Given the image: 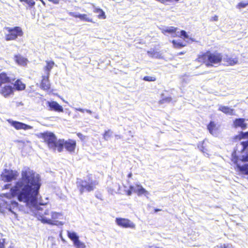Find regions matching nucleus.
Masks as SVG:
<instances>
[{
    "label": "nucleus",
    "instance_id": "nucleus-1",
    "mask_svg": "<svg viewBox=\"0 0 248 248\" xmlns=\"http://www.w3.org/2000/svg\"><path fill=\"white\" fill-rule=\"evenodd\" d=\"M39 177L30 168L22 170L21 178L11 188L9 192L2 194V197L11 200L15 197L26 204H34L37 202L41 186Z\"/></svg>",
    "mask_w": 248,
    "mask_h": 248
},
{
    "label": "nucleus",
    "instance_id": "nucleus-2",
    "mask_svg": "<svg viewBox=\"0 0 248 248\" xmlns=\"http://www.w3.org/2000/svg\"><path fill=\"white\" fill-rule=\"evenodd\" d=\"M222 57L221 53L217 51L212 52L210 50H207L198 55L195 61L199 63L204 64L207 67H210L220 63L222 62Z\"/></svg>",
    "mask_w": 248,
    "mask_h": 248
},
{
    "label": "nucleus",
    "instance_id": "nucleus-3",
    "mask_svg": "<svg viewBox=\"0 0 248 248\" xmlns=\"http://www.w3.org/2000/svg\"><path fill=\"white\" fill-rule=\"evenodd\" d=\"M39 138L43 140L44 142L47 145L49 149L53 151H58L59 139L57 140L53 133L49 132L41 133Z\"/></svg>",
    "mask_w": 248,
    "mask_h": 248
},
{
    "label": "nucleus",
    "instance_id": "nucleus-4",
    "mask_svg": "<svg viewBox=\"0 0 248 248\" xmlns=\"http://www.w3.org/2000/svg\"><path fill=\"white\" fill-rule=\"evenodd\" d=\"M4 29L8 32L5 35V40L7 41L16 40L18 37H22L24 34L22 28L19 26L6 27Z\"/></svg>",
    "mask_w": 248,
    "mask_h": 248
},
{
    "label": "nucleus",
    "instance_id": "nucleus-5",
    "mask_svg": "<svg viewBox=\"0 0 248 248\" xmlns=\"http://www.w3.org/2000/svg\"><path fill=\"white\" fill-rule=\"evenodd\" d=\"M77 146V142L75 140L72 139H68L64 140V139H59V143L58 145V152H62L63 148L69 153H73L75 152Z\"/></svg>",
    "mask_w": 248,
    "mask_h": 248
},
{
    "label": "nucleus",
    "instance_id": "nucleus-6",
    "mask_svg": "<svg viewBox=\"0 0 248 248\" xmlns=\"http://www.w3.org/2000/svg\"><path fill=\"white\" fill-rule=\"evenodd\" d=\"M18 176V173L16 170L5 169L0 174L2 181L4 182H10L16 180Z\"/></svg>",
    "mask_w": 248,
    "mask_h": 248
},
{
    "label": "nucleus",
    "instance_id": "nucleus-7",
    "mask_svg": "<svg viewBox=\"0 0 248 248\" xmlns=\"http://www.w3.org/2000/svg\"><path fill=\"white\" fill-rule=\"evenodd\" d=\"M97 185L98 182L96 181L89 183L85 180H81L78 187L80 193L82 194L85 191L90 192L93 190Z\"/></svg>",
    "mask_w": 248,
    "mask_h": 248
},
{
    "label": "nucleus",
    "instance_id": "nucleus-8",
    "mask_svg": "<svg viewBox=\"0 0 248 248\" xmlns=\"http://www.w3.org/2000/svg\"><path fill=\"white\" fill-rule=\"evenodd\" d=\"M116 224L122 228L135 229V224L130 219L126 218L117 217L115 219Z\"/></svg>",
    "mask_w": 248,
    "mask_h": 248
},
{
    "label": "nucleus",
    "instance_id": "nucleus-9",
    "mask_svg": "<svg viewBox=\"0 0 248 248\" xmlns=\"http://www.w3.org/2000/svg\"><path fill=\"white\" fill-rule=\"evenodd\" d=\"M67 236L73 241L76 248H85V245L79 241V237L76 232H68Z\"/></svg>",
    "mask_w": 248,
    "mask_h": 248
},
{
    "label": "nucleus",
    "instance_id": "nucleus-10",
    "mask_svg": "<svg viewBox=\"0 0 248 248\" xmlns=\"http://www.w3.org/2000/svg\"><path fill=\"white\" fill-rule=\"evenodd\" d=\"M0 88V94L5 98L9 97L14 93V88L10 85H5Z\"/></svg>",
    "mask_w": 248,
    "mask_h": 248
},
{
    "label": "nucleus",
    "instance_id": "nucleus-11",
    "mask_svg": "<svg viewBox=\"0 0 248 248\" xmlns=\"http://www.w3.org/2000/svg\"><path fill=\"white\" fill-rule=\"evenodd\" d=\"M60 215V214L58 213L53 212L52 213L51 218L43 217L41 220L43 223H46L49 224L58 225L60 224L59 222L57 220Z\"/></svg>",
    "mask_w": 248,
    "mask_h": 248
},
{
    "label": "nucleus",
    "instance_id": "nucleus-12",
    "mask_svg": "<svg viewBox=\"0 0 248 248\" xmlns=\"http://www.w3.org/2000/svg\"><path fill=\"white\" fill-rule=\"evenodd\" d=\"M69 15L75 18H79L81 21H85V22H91L94 23V22L93 19V18L90 16V15L85 14H77L75 12H69Z\"/></svg>",
    "mask_w": 248,
    "mask_h": 248
},
{
    "label": "nucleus",
    "instance_id": "nucleus-13",
    "mask_svg": "<svg viewBox=\"0 0 248 248\" xmlns=\"http://www.w3.org/2000/svg\"><path fill=\"white\" fill-rule=\"evenodd\" d=\"M49 75H47L42 77L40 87L44 91H48L50 90L51 85L49 82Z\"/></svg>",
    "mask_w": 248,
    "mask_h": 248
},
{
    "label": "nucleus",
    "instance_id": "nucleus-14",
    "mask_svg": "<svg viewBox=\"0 0 248 248\" xmlns=\"http://www.w3.org/2000/svg\"><path fill=\"white\" fill-rule=\"evenodd\" d=\"M8 122L16 130H27L31 128V126L18 121L8 120Z\"/></svg>",
    "mask_w": 248,
    "mask_h": 248
},
{
    "label": "nucleus",
    "instance_id": "nucleus-15",
    "mask_svg": "<svg viewBox=\"0 0 248 248\" xmlns=\"http://www.w3.org/2000/svg\"><path fill=\"white\" fill-rule=\"evenodd\" d=\"M47 105L49 108V110L55 111L58 112H62L63 111L62 107L56 101H48L47 102Z\"/></svg>",
    "mask_w": 248,
    "mask_h": 248
},
{
    "label": "nucleus",
    "instance_id": "nucleus-16",
    "mask_svg": "<svg viewBox=\"0 0 248 248\" xmlns=\"http://www.w3.org/2000/svg\"><path fill=\"white\" fill-rule=\"evenodd\" d=\"M244 118H236L233 121V126L234 128L240 127L243 130L245 129L247 127Z\"/></svg>",
    "mask_w": 248,
    "mask_h": 248
},
{
    "label": "nucleus",
    "instance_id": "nucleus-17",
    "mask_svg": "<svg viewBox=\"0 0 248 248\" xmlns=\"http://www.w3.org/2000/svg\"><path fill=\"white\" fill-rule=\"evenodd\" d=\"M14 60L18 65L21 66H26L28 62V60L20 54L15 55L14 56Z\"/></svg>",
    "mask_w": 248,
    "mask_h": 248
},
{
    "label": "nucleus",
    "instance_id": "nucleus-18",
    "mask_svg": "<svg viewBox=\"0 0 248 248\" xmlns=\"http://www.w3.org/2000/svg\"><path fill=\"white\" fill-rule=\"evenodd\" d=\"M19 204L18 203L15 201H11L10 202V203H8L7 202H4L2 206L7 209L9 211H11L13 214H15V212L12 210V209H14L15 208H17L18 207Z\"/></svg>",
    "mask_w": 248,
    "mask_h": 248
},
{
    "label": "nucleus",
    "instance_id": "nucleus-19",
    "mask_svg": "<svg viewBox=\"0 0 248 248\" xmlns=\"http://www.w3.org/2000/svg\"><path fill=\"white\" fill-rule=\"evenodd\" d=\"M135 187L136 188H134V192L137 193L138 196H147L149 194V192L141 185L136 184Z\"/></svg>",
    "mask_w": 248,
    "mask_h": 248
},
{
    "label": "nucleus",
    "instance_id": "nucleus-20",
    "mask_svg": "<svg viewBox=\"0 0 248 248\" xmlns=\"http://www.w3.org/2000/svg\"><path fill=\"white\" fill-rule=\"evenodd\" d=\"M11 82V79L6 72H2L0 73V87L3 84H8Z\"/></svg>",
    "mask_w": 248,
    "mask_h": 248
},
{
    "label": "nucleus",
    "instance_id": "nucleus-21",
    "mask_svg": "<svg viewBox=\"0 0 248 248\" xmlns=\"http://www.w3.org/2000/svg\"><path fill=\"white\" fill-rule=\"evenodd\" d=\"M177 30V28L176 27H169L165 29H162L161 32L164 35H166L167 34H171L172 37H176L177 36V35L176 34Z\"/></svg>",
    "mask_w": 248,
    "mask_h": 248
},
{
    "label": "nucleus",
    "instance_id": "nucleus-22",
    "mask_svg": "<svg viewBox=\"0 0 248 248\" xmlns=\"http://www.w3.org/2000/svg\"><path fill=\"white\" fill-rule=\"evenodd\" d=\"M218 110L221 111L226 115H234V109L231 108L228 106H220L218 108Z\"/></svg>",
    "mask_w": 248,
    "mask_h": 248
},
{
    "label": "nucleus",
    "instance_id": "nucleus-23",
    "mask_svg": "<svg viewBox=\"0 0 248 248\" xmlns=\"http://www.w3.org/2000/svg\"><path fill=\"white\" fill-rule=\"evenodd\" d=\"M235 170L244 175H248V164H245L241 166L239 164H237L235 168Z\"/></svg>",
    "mask_w": 248,
    "mask_h": 248
},
{
    "label": "nucleus",
    "instance_id": "nucleus-24",
    "mask_svg": "<svg viewBox=\"0 0 248 248\" xmlns=\"http://www.w3.org/2000/svg\"><path fill=\"white\" fill-rule=\"evenodd\" d=\"M224 62L227 65L232 66L238 63V58L236 57L233 58L227 55L224 59Z\"/></svg>",
    "mask_w": 248,
    "mask_h": 248
},
{
    "label": "nucleus",
    "instance_id": "nucleus-25",
    "mask_svg": "<svg viewBox=\"0 0 248 248\" xmlns=\"http://www.w3.org/2000/svg\"><path fill=\"white\" fill-rule=\"evenodd\" d=\"M207 128L209 132L213 135L216 133L218 129L216 124L214 121H210L209 122L207 125Z\"/></svg>",
    "mask_w": 248,
    "mask_h": 248
},
{
    "label": "nucleus",
    "instance_id": "nucleus-26",
    "mask_svg": "<svg viewBox=\"0 0 248 248\" xmlns=\"http://www.w3.org/2000/svg\"><path fill=\"white\" fill-rule=\"evenodd\" d=\"M14 89L17 91H23L26 88V84L20 79H17L14 84Z\"/></svg>",
    "mask_w": 248,
    "mask_h": 248
},
{
    "label": "nucleus",
    "instance_id": "nucleus-27",
    "mask_svg": "<svg viewBox=\"0 0 248 248\" xmlns=\"http://www.w3.org/2000/svg\"><path fill=\"white\" fill-rule=\"evenodd\" d=\"M55 65V63L52 61H46V65L44 67V70L46 72V75H49L50 72Z\"/></svg>",
    "mask_w": 248,
    "mask_h": 248
},
{
    "label": "nucleus",
    "instance_id": "nucleus-28",
    "mask_svg": "<svg viewBox=\"0 0 248 248\" xmlns=\"http://www.w3.org/2000/svg\"><path fill=\"white\" fill-rule=\"evenodd\" d=\"M93 12L95 13H98V15L97 17L99 19H105L106 18V16L105 15V13L104 11L101 8H95L93 10Z\"/></svg>",
    "mask_w": 248,
    "mask_h": 248
},
{
    "label": "nucleus",
    "instance_id": "nucleus-29",
    "mask_svg": "<svg viewBox=\"0 0 248 248\" xmlns=\"http://www.w3.org/2000/svg\"><path fill=\"white\" fill-rule=\"evenodd\" d=\"M161 97L164 96V94L162 93L161 94ZM172 101V98L170 96L162 97L160 100H159L158 103L159 104H163L164 103H170Z\"/></svg>",
    "mask_w": 248,
    "mask_h": 248
},
{
    "label": "nucleus",
    "instance_id": "nucleus-30",
    "mask_svg": "<svg viewBox=\"0 0 248 248\" xmlns=\"http://www.w3.org/2000/svg\"><path fill=\"white\" fill-rule=\"evenodd\" d=\"M205 140L200 142L198 144V147L202 153H206L207 151L206 146L204 145Z\"/></svg>",
    "mask_w": 248,
    "mask_h": 248
},
{
    "label": "nucleus",
    "instance_id": "nucleus-31",
    "mask_svg": "<svg viewBox=\"0 0 248 248\" xmlns=\"http://www.w3.org/2000/svg\"><path fill=\"white\" fill-rule=\"evenodd\" d=\"M248 138V131L246 132H240L239 134L236 136L235 138L239 140Z\"/></svg>",
    "mask_w": 248,
    "mask_h": 248
},
{
    "label": "nucleus",
    "instance_id": "nucleus-32",
    "mask_svg": "<svg viewBox=\"0 0 248 248\" xmlns=\"http://www.w3.org/2000/svg\"><path fill=\"white\" fill-rule=\"evenodd\" d=\"M174 47L176 48H179L186 46V44H184L182 43L177 42L176 40H173L171 41Z\"/></svg>",
    "mask_w": 248,
    "mask_h": 248
},
{
    "label": "nucleus",
    "instance_id": "nucleus-33",
    "mask_svg": "<svg viewBox=\"0 0 248 248\" xmlns=\"http://www.w3.org/2000/svg\"><path fill=\"white\" fill-rule=\"evenodd\" d=\"M19 1L20 2H25L26 3H27L29 6H30V7H33L35 4V1H34V0H19Z\"/></svg>",
    "mask_w": 248,
    "mask_h": 248
},
{
    "label": "nucleus",
    "instance_id": "nucleus-34",
    "mask_svg": "<svg viewBox=\"0 0 248 248\" xmlns=\"http://www.w3.org/2000/svg\"><path fill=\"white\" fill-rule=\"evenodd\" d=\"M143 79L146 81H155L156 78L155 76H145L143 77Z\"/></svg>",
    "mask_w": 248,
    "mask_h": 248
},
{
    "label": "nucleus",
    "instance_id": "nucleus-35",
    "mask_svg": "<svg viewBox=\"0 0 248 248\" xmlns=\"http://www.w3.org/2000/svg\"><path fill=\"white\" fill-rule=\"evenodd\" d=\"M248 5V1L247 2H239L236 5V8L237 9H240L241 8H245L246 6Z\"/></svg>",
    "mask_w": 248,
    "mask_h": 248
},
{
    "label": "nucleus",
    "instance_id": "nucleus-36",
    "mask_svg": "<svg viewBox=\"0 0 248 248\" xmlns=\"http://www.w3.org/2000/svg\"><path fill=\"white\" fill-rule=\"evenodd\" d=\"M111 136V132L110 130L106 131L103 134V138L104 140H108L109 138Z\"/></svg>",
    "mask_w": 248,
    "mask_h": 248
},
{
    "label": "nucleus",
    "instance_id": "nucleus-37",
    "mask_svg": "<svg viewBox=\"0 0 248 248\" xmlns=\"http://www.w3.org/2000/svg\"><path fill=\"white\" fill-rule=\"evenodd\" d=\"M238 156L235 155V153H233L232 154L231 160L233 162L234 164H235L236 165L238 164Z\"/></svg>",
    "mask_w": 248,
    "mask_h": 248
},
{
    "label": "nucleus",
    "instance_id": "nucleus-38",
    "mask_svg": "<svg viewBox=\"0 0 248 248\" xmlns=\"http://www.w3.org/2000/svg\"><path fill=\"white\" fill-rule=\"evenodd\" d=\"M134 186H129V189L126 191V194L127 196H130L132 194V192H134Z\"/></svg>",
    "mask_w": 248,
    "mask_h": 248
},
{
    "label": "nucleus",
    "instance_id": "nucleus-39",
    "mask_svg": "<svg viewBox=\"0 0 248 248\" xmlns=\"http://www.w3.org/2000/svg\"><path fill=\"white\" fill-rule=\"evenodd\" d=\"M241 144L243 146L242 151H244L248 147V140L244 141H242L241 142Z\"/></svg>",
    "mask_w": 248,
    "mask_h": 248
},
{
    "label": "nucleus",
    "instance_id": "nucleus-40",
    "mask_svg": "<svg viewBox=\"0 0 248 248\" xmlns=\"http://www.w3.org/2000/svg\"><path fill=\"white\" fill-rule=\"evenodd\" d=\"M180 37H183L184 39H187L188 38V36L187 34L186 31L184 30H182L180 32V35L179 36Z\"/></svg>",
    "mask_w": 248,
    "mask_h": 248
},
{
    "label": "nucleus",
    "instance_id": "nucleus-41",
    "mask_svg": "<svg viewBox=\"0 0 248 248\" xmlns=\"http://www.w3.org/2000/svg\"><path fill=\"white\" fill-rule=\"evenodd\" d=\"M219 248H233V247L231 244H223L220 245Z\"/></svg>",
    "mask_w": 248,
    "mask_h": 248
},
{
    "label": "nucleus",
    "instance_id": "nucleus-42",
    "mask_svg": "<svg viewBox=\"0 0 248 248\" xmlns=\"http://www.w3.org/2000/svg\"><path fill=\"white\" fill-rule=\"evenodd\" d=\"M218 20V17L217 15H215L214 16H212L210 19V21H217Z\"/></svg>",
    "mask_w": 248,
    "mask_h": 248
},
{
    "label": "nucleus",
    "instance_id": "nucleus-43",
    "mask_svg": "<svg viewBox=\"0 0 248 248\" xmlns=\"http://www.w3.org/2000/svg\"><path fill=\"white\" fill-rule=\"evenodd\" d=\"M0 248H5L4 239H0Z\"/></svg>",
    "mask_w": 248,
    "mask_h": 248
},
{
    "label": "nucleus",
    "instance_id": "nucleus-44",
    "mask_svg": "<svg viewBox=\"0 0 248 248\" xmlns=\"http://www.w3.org/2000/svg\"><path fill=\"white\" fill-rule=\"evenodd\" d=\"M242 161L243 162L248 161V154L246 156H243L242 159Z\"/></svg>",
    "mask_w": 248,
    "mask_h": 248
},
{
    "label": "nucleus",
    "instance_id": "nucleus-45",
    "mask_svg": "<svg viewBox=\"0 0 248 248\" xmlns=\"http://www.w3.org/2000/svg\"><path fill=\"white\" fill-rule=\"evenodd\" d=\"M49 1H51L55 4H58L59 3V0H49Z\"/></svg>",
    "mask_w": 248,
    "mask_h": 248
},
{
    "label": "nucleus",
    "instance_id": "nucleus-46",
    "mask_svg": "<svg viewBox=\"0 0 248 248\" xmlns=\"http://www.w3.org/2000/svg\"><path fill=\"white\" fill-rule=\"evenodd\" d=\"M10 186V184H6L4 186L3 189H8L9 188Z\"/></svg>",
    "mask_w": 248,
    "mask_h": 248
},
{
    "label": "nucleus",
    "instance_id": "nucleus-47",
    "mask_svg": "<svg viewBox=\"0 0 248 248\" xmlns=\"http://www.w3.org/2000/svg\"><path fill=\"white\" fill-rule=\"evenodd\" d=\"M161 211V209H156H156H154V212H155V213L157 212H158V211Z\"/></svg>",
    "mask_w": 248,
    "mask_h": 248
},
{
    "label": "nucleus",
    "instance_id": "nucleus-48",
    "mask_svg": "<svg viewBox=\"0 0 248 248\" xmlns=\"http://www.w3.org/2000/svg\"><path fill=\"white\" fill-rule=\"evenodd\" d=\"M39 0L42 3V4L44 6H46V3H45V2L43 0Z\"/></svg>",
    "mask_w": 248,
    "mask_h": 248
},
{
    "label": "nucleus",
    "instance_id": "nucleus-49",
    "mask_svg": "<svg viewBox=\"0 0 248 248\" xmlns=\"http://www.w3.org/2000/svg\"><path fill=\"white\" fill-rule=\"evenodd\" d=\"M132 173L131 172H130V173L128 174L127 177H128V178H130V177L132 176Z\"/></svg>",
    "mask_w": 248,
    "mask_h": 248
},
{
    "label": "nucleus",
    "instance_id": "nucleus-50",
    "mask_svg": "<svg viewBox=\"0 0 248 248\" xmlns=\"http://www.w3.org/2000/svg\"><path fill=\"white\" fill-rule=\"evenodd\" d=\"M86 111L90 114H91L92 113V111L90 110H88V109H87L86 110Z\"/></svg>",
    "mask_w": 248,
    "mask_h": 248
},
{
    "label": "nucleus",
    "instance_id": "nucleus-51",
    "mask_svg": "<svg viewBox=\"0 0 248 248\" xmlns=\"http://www.w3.org/2000/svg\"><path fill=\"white\" fill-rule=\"evenodd\" d=\"M78 110H79V111H80L81 112H84V110L82 108H79V109H78Z\"/></svg>",
    "mask_w": 248,
    "mask_h": 248
},
{
    "label": "nucleus",
    "instance_id": "nucleus-52",
    "mask_svg": "<svg viewBox=\"0 0 248 248\" xmlns=\"http://www.w3.org/2000/svg\"><path fill=\"white\" fill-rule=\"evenodd\" d=\"M184 53H185V52H180L179 54L180 55H182V54H184Z\"/></svg>",
    "mask_w": 248,
    "mask_h": 248
},
{
    "label": "nucleus",
    "instance_id": "nucleus-53",
    "mask_svg": "<svg viewBox=\"0 0 248 248\" xmlns=\"http://www.w3.org/2000/svg\"><path fill=\"white\" fill-rule=\"evenodd\" d=\"M9 248H14L13 247H10Z\"/></svg>",
    "mask_w": 248,
    "mask_h": 248
}]
</instances>
